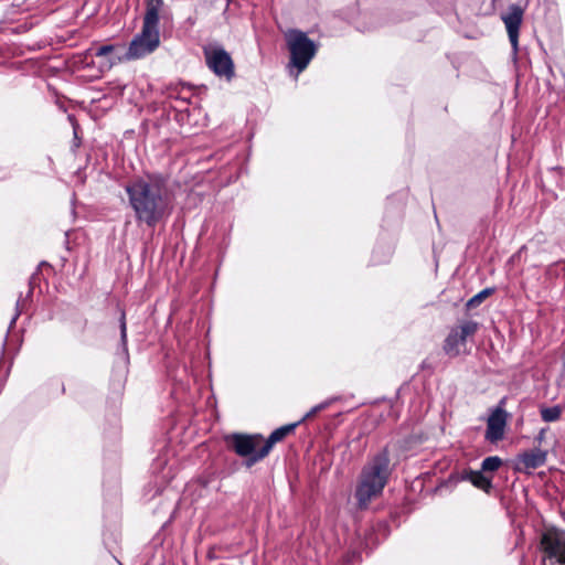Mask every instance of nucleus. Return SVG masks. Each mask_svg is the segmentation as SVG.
<instances>
[{"label":"nucleus","instance_id":"1","mask_svg":"<svg viewBox=\"0 0 565 565\" xmlns=\"http://www.w3.org/2000/svg\"><path fill=\"white\" fill-rule=\"evenodd\" d=\"M129 202L139 222L152 227L169 214V196L160 180H138L127 186Z\"/></svg>","mask_w":565,"mask_h":565},{"label":"nucleus","instance_id":"2","mask_svg":"<svg viewBox=\"0 0 565 565\" xmlns=\"http://www.w3.org/2000/svg\"><path fill=\"white\" fill-rule=\"evenodd\" d=\"M392 472L390 457L386 449L376 454L362 469L355 489V499L360 508L381 495Z\"/></svg>","mask_w":565,"mask_h":565},{"label":"nucleus","instance_id":"3","mask_svg":"<svg viewBox=\"0 0 565 565\" xmlns=\"http://www.w3.org/2000/svg\"><path fill=\"white\" fill-rule=\"evenodd\" d=\"M160 44L159 28L143 25L141 31L132 39L127 51L122 56L108 60L103 64L106 68H111L114 65L124 62L142 58L154 52Z\"/></svg>","mask_w":565,"mask_h":565},{"label":"nucleus","instance_id":"4","mask_svg":"<svg viewBox=\"0 0 565 565\" xmlns=\"http://www.w3.org/2000/svg\"><path fill=\"white\" fill-rule=\"evenodd\" d=\"M287 45L290 52V64L297 68V78L310 63L316 54L315 43L301 31L289 30L285 33Z\"/></svg>","mask_w":565,"mask_h":565},{"label":"nucleus","instance_id":"5","mask_svg":"<svg viewBox=\"0 0 565 565\" xmlns=\"http://www.w3.org/2000/svg\"><path fill=\"white\" fill-rule=\"evenodd\" d=\"M227 446L238 456L247 458V466H252L259 459H255L264 445L260 435L232 434L225 437Z\"/></svg>","mask_w":565,"mask_h":565},{"label":"nucleus","instance_id":"6","mask_svg":"<svg viewBox=\"0 0 565 565\" xmlns=\"http://www.w3.org/2000/svg\"><path fill=\"white\" fill-rule=\"evenodd\" d=\"M524 8L520 4H511L507 12L501 15V19L505 25L509 40L514 49L518 50L519 44V30L523 20Z\"/></svg>","mask_w":565,"mask_h":565},{"label":"nucleus","instance_id":"7","mask_svg":"<svg viewBox=\"0 0 565 565\" xmlns=\"http://www.w3.org/2000/svg\"><path fill=\"white\" fill-rule=\"evenodd\" d=\"M207 65L218 76L231 77L233 75V62L231 56L218 47L205 51Z\"/></svg>","mask_w":565,"mask_h":565},{"label":"nucleus","instance_id":"8","mask_svg":"<svg viewBox=\"0 0 565 565\" xmlns=\"http://www.w3.org/2000/svg\"><path fill=\"white\" fill-rule=\"evenodd\" d=\"M542 546L551 557H556L559 563H565V536L564 533L551 529L542 536Z\"/></svg>","mask_w":565,"mask_h":565},{"label":"nucleus","instance_id":"9","mask_svg":"<svg viewBox=\"0 0 565 565\" xmlns=\"http://www.w3.org/2000/svg\"><path fill=\"white\" fill-rule=\"evenodd\" d=\"M507 425V413L502 408H497L488 419L486 437L491 443L503 438Z\"/></svg>","mask_w":565,"mask_h":565},{"label":"nucleus","instance_id":"10","mask_svg":"<svg viewBox=\"0 0 565 565\" xmlns=\"http://www.w3.org/2000/svg\"><path fill=\"white\" fill-rule=\"evenodd\" d=\"M295 427H296V424H291V425L282 426V427L276 429L275 431H273L268 439H266V440L264 439V445L262 446L260 452L257 455V457L255 459L265 458L269 454L273 446L276 443L282 440L288 434H290L295 429Z\"/></svg>","mask_w":565,"mask_h":565},{"label":"nucleus","instance_id":"11","mask_svg":"<svg viewBox=\"0 0 565 565\" xmlns=\"http://www.w3.org/2000/svg\"><path fill=\"white\" fill-rule=\"evenodd\" d=\"M546 452L540 449L523 452L519 456V469H535L544 465Z\"/></svg>","mask_w":565,"mask_h":565},{"label":"nucleus","instance_id":"12","mask_svg":"<svg viewBox=\"0 0 565 565\" xmlns=\"http://www.w3.org/2000/svg\"><path fill=\"white\" fill-rule=\"evenodd\" d=\"M163 6L162 0H147L146 1V13L143 17V25L158 28L159 24V12Z\"/></svg>","mask_w":565,"mask_h":565},{"label":"nucleus","instance_id":"13","mask_svg":"<svg viewBox=\"0 0 565 565\" xmlns=\"http://www.w3.org/2000/svg\"><path fill=\"white\" fill-rule=\"evenodd\" d=\"M466 340H461L459 330L452 329L448 334L444 349L449 355H458L465 350Z\"/></svg>","mask_w":565,"mask_h":565},{"label":"nucleus","instance_id":"14","mask_svg":"<svg viewBox=\"0 0 565 565\" xmlns=\"http://www.w3.org/2000/svg\"><path fill=\"white\" fill-rule=\"evenodd\" d=\"M119 46L118 45H102V46H98L96 49H90L89 52H94L93 54L100 58V63H99V67L102 70H107L106 67L103 66V64L105 62H107L108 60H111V58H117L118 56H120L117 51H118Z\"/></svg>","mask_w":565,"mask_h":565},{"label":"nucleus","instance_id":"15","mask_svg":"<svg viewBox=\"0 0 565 565\" xmlns=\"http://www.w3.org/2000/svg\"><path fill=\"white\" fill-rule=\"evenodd\" d=\"M467 479L477 488L488 491L491 487V480L480 471H470Z\"/></svg>","mask_w":565,"mask_h":565},{"label":"nucleus","instance_id":"16","mask_svg":"<svg viewBox=\"0 0 565 565\" xmlns=\"http://www.w3.org/2000/svg\"><path fill=\"white\" fill-rule=\"evenodd\" d=\"M455 330H459L461 340H466L468 337L473 335L478 330V323L475 321H463Z\"/></svg>","mask_w":565,"mask_h":565},{"label":"nucleus","instance_id":"17","mask_svg":"<svg viewBox=\"0 0 565 565\" xmlns=\"http://www.w3.org/2000/svg\"><path fill=\"white\" fill-rule=\"evenodd\" d=\"M561 414H562V408L559 406H553V407H548V408H543L541 411L542 418L545 422L557 420L559 418Z\"/></svg>","mask_w":565,"mask_h":565},{"label":"nucleus","instance_id":"18","mask_svg":"<svg viewBox=\"0 0 565 565\" xmlns=\"http://www.w3.org/2000/svg\"><path fill=\"white\" fill-rule=\"evenodd\" d=\"M502 465V460L494 456V457H488L482 462V470L488 471H494Z\"/></svg>","mask_w":565,"mask_h":565},{"label":"nucleus","instance_id":"19","mask_svg":"<svg viewBox=\"0 0 565 565\" xmlns=\"http://www.w3.org/2000/svg\"><path fill=\"white\" fill-rule=\"evenodd\" d=\"M490 294H491L490 289H484V290L480 291L479 294H477L476 296H473L467 302L468 309H472V308H476L477 306H479L487 297L490 296Z\"/></svg>","mask_w":565,"mask_h":565},{"label":"nucleus","instance_id":"20","mask_svg":"<svg viewBox=\"0 0 565 565\" xmlns=\"http://www.w3.org/2000/svg\"><path fill=\"white\" fill-rule=\"evenodd\" d=\"M323 408H324V404L313 407L309 413H307V415L303 417V419L312 417L313 415H316L319 411H321Z\"/></svg>","mask_w":565,"mask_h":565},{"label":"nucleus","instance_id":"21","mask_svg":"<svg viewBox=\"0 0 565 565\" xmlns=\"http://www.w3.org/2000/svg\"><path fill=\"white\" fill-rule=\"evenodd\" d=\"M121 338L125 340L126 338V323L124 319L121 320Z\"/></svg>","mask_w":565,"mask_h":565}]
</instances>
